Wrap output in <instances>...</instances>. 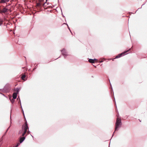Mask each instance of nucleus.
<instances>
[{
	"label": "nucleus",
	"instance_id": "obj_1",
	"mask_svg": "<svg viewBox=\"0 0 147 147\" xmlns=\"http://www.w3.org/2000/svg\"><path fill=\"white\" fill-rule=\"evenodd\" d=\"M122 124V123L121 119L118 117L116 119V122L115 123V131L113 132L112 137L113 136L115 132L117 130H119V128H120L121 127Z\"/></svg>",
	"mask_w": 147,
	"mask_h": 147
},
{
	"label": "nucleus",
	"instance_id": "obj_2",
	"mask_svg": "<svg viewBox=\"0 0 147 147\" xmlns=\"http://www.w3.org/2000/svg\"><path fill=\"white\" fill-rule=\"evenodd\" d=\"M130 50V49H129V50H127V51H124V52H122V53L118 55L117 56H116V57L115 59H117V58H119L121 57H122V56L123 55H124L125 53L128 52Z\"/></svg>",
	"mask_w": 147,
	"mask_h": 147
},
{
	"label": "nucleus",
	"instance_id": "obj_3",
	"mask_svg": "<svg viewBox=\"0 0 147 147\" xmlns=\"http://www.w3.org/2000/svg\"><path fill=\"white\" fill-rule=\"evenodd\" d=\"M10 89V86L9 84H6L3 88V90L5 92H8Z\"/></svg>",
	"mask_w": 147,
	"mask_h": 147
},
{
	"label": "nucleus",
	"instance_id": "obj_4",
	"mask_svg": "<svg viewBox=\"0 0 147 147\" xmlns=\"http://www.w3.org/2000/svg\"><path fill=\"white\" fill-rule=\"evenodd\" d=\"M61 51L62 53V54L64 56V58H66V56L68 55L67 54V53L66 50L65 48H63Z\"/></svg>",
	"mask_w": 147,
	"mask_h": 147
},
{
	"label": "nucleus",
	"instance_id": "obj_5",
	"mask_svg": "<svg viewBox=\"0 0 147 147\" xmlns=\"http://www.w3.org/2000/svg\"><path fill=\"white\" fill-rule=\"evenodd\" d=\"M7 6H6V7L4 8L1 10L0 11V13H5L6 12H7V11L8 10V9L7 8Z\"/></svg>",
	"mask_w": 147,
	"mask_h": 147
},
{
	"label": "nucleus",
	"instance_id": "obj_6",
	"mask_svg": "<svg viewBox=\"0 0 147 147\" xmlns=\"http://www.w3.org/2000/svg\"><path fill=\"white\" fill-rule=\"evenodd\" d=\"M29 129V127L28 126V124H27V122L26 121V122H25V125L24 127V130H26L27 131V129Z\"/></svg>",
	"mask_w": 147,
	"mask_h": 147
},
{
	"label": "nucleus",
	"instance_id": "obj_7",
	"mask_svg": "<svg viewBox=\"0 0 147 147\" xmlns=\"http://www.w3.org/2000/svg\"><path fill=\"white\" fill-rule=\"evenodd\" d=\"M26 138L25 136L21 137L19 140V142L20 143H22L25 140Z\"/></svg>",
	"mask_w": 147,
	"mask_h": 147
},
{
	"label": "nucleus",
	"instance_id": "obj_8",
	"mask_svg": "<svg viewBox=\"0 0 147 147\" xmlns=\"http://www.w3.org/2000/svg\"><path fill=\"white\" fill-rule=\"evenodd\" d=\"M17 93H16V92H14L12 95L13 98V99H16L17 97Z\"/></svg>",
	"mask_w": 147,
	"mask_h": 147
},
{
	"label": "nucleus",
	"instance_id": "obj_9",
	"mask_svg": "<svg viewBox=\"0 0 147 147\" xmlns=\"http://www.w3.org/2000/svg\"><path fill=\"white\" fill-rule=\"evenodd\" d=\"M18 98H19V101L18 102H19V103H20V105H21V108H22V112L23 113V114L24 116V117L25 118V115H24V111H23V109H22V105H21V100H20V98H19V97H18V98L17 99H18Z\"/></svg>",
	"mask_w": 147,
	"mask_h": 147
},
{
	"label": "nucleus",
	"instance_id": "obj_10",
	"mask_svg": "<svg viewBox=\"0 0 147 147\" xmlns=\"http://www.w3.org/2000/svg\"><path fill=\"white\" fill-rule=\"evenodd\" d=\"M88 61L91 63H95V61H94V60L92 59H90L88 60Z\"/></svg>",
	"mask_w": 147,
	"mask_h": 147
},
{
	"label": "nucleus",
	"instance_id": "obj_11",
	"mask_svg": "<svg viewBox=\"0 0 147 147\" xmlns=\"http://www.w3.org/2000/svg\"><path fill=\"white\" fill-rule=\"evenodd\" d=\"M9 1V0H1L0 1L1 3H5L7 2H8Z\"/></svg>",
	"mask_w": 147,
	"mask_h": 147
},
{
	"label": "nucleus",
	"instance_id": "obj_12",
	"mask_svg": "<svg viewBox=\"0 0 147 147\" xmlns=\"http://www.w3.org/2000/svg\"><path fill=\"white\" fill-rule=\"evenodd\" d=\"M41 4L40 2L37 3H36V6L40 7H41Z\"/></svg>",
	"mask_w": 147,
	"mask_h": 147
},
{
	"label": "nucleus",
	"instance_id": "obj_13",
	"mask_svg": "<svg viewBox=\"0 0 147 147\" xmlns=\"http://www.w3.org/2000/svg\"><path fill=\"white\" fill-rule=\"evenodd\" d=\"M26 76L24 74L21 77V78L22 79V80H24V78L26 77Z\"/></svg>",
	"mask_w": 147,
	"mask_h": 147
},
{
	"label": "nucleus",
	"instance_id": "obj_14",
	"mask_svg": "<svg viewBox=\"0 0 147 147\" xmlns=\"http://www.w3.org/2000/svg\"><path fill=\"white\" fill-rule=\"evenodd\" d=\"M100 60H101L99 61V62L100 63H102L104 61V60H106V59H105V58H103L102 59H100Z\"/></svg>",
	"mask_w": 147,
	"mask_h": 147
},
{
	"label": "nucleus",
	"instance_id": "obj_15",
	"mask_svg": "<svg viewBox=\"0 0 147 147\" xmlns=\"http://www.w3.org/2000/svg\"><path fill=\"white\" fill-rule=\"evenodd\" d=\"M9 99L10 100V101H11V102L13 104V103L14 102V101H15V99H12L11 100V98H9Z\"/></svg>",
	"mask_w": 147,
	"mask_h": 147
},
{
	"label": "nucleus",
	"instance_id": "obj_16",
	"mask_svg": "<svg viewBox=\"0 0 147 147\" xmlns=\"http://www.w3.org/2000/svg\"><path fill=\"white\" fill-rule=\"evenodd\" d=\"M16 93H17V94H18L19 91V89L18 88H16Z\"/></svg>",
	"mask_w": 147,
	"mask_h": 147
},
{
	"label": "nucleus",
	"instance_id": "obj_17",
	"mask_svg": "<svg viewBox=\"0 0 147 147\" xmlns=\"http://www.w3.org/2000/svg\"><path fill=\"white\" fill-rule=\"evenodd\" d=\"M20 143H18L16 145V147H18V146H19L20 145Z\"/></svg>",
	"mask_w": 147,
	"mask_h": 147
},
{
	"label": "nucleus",
	"instance_id": "obj_18",
	"mask_svg": "<svg viewBox=\"0 0 147 147\" xmlns=\"http://www.w3.org/2000/svg\"><path fill=\"white\" fill-rule=\"evenodd\" d=\"M110 86H111V90L113 91V88L112 86H111V84L110 83Z\"/></svg>",
	"mask_w": 147,
	"mask_h": 147
},
{
	"label": "nucleus",
	"instance_id": "obj_19",
	"mask_svg": "<svg viewBox=\"0 0 147 147\" xmlns=\"http://www.w3.org/2000/svg\"><path fill=\"white\" fill-rule=\"evenodd\" d=\"M22 130H20L19 131V133L18 134H21L22 133Z\"/></svg>",
	"mask_w": 147,
	"mask_h": 147
},
{
	"label": "nucleus",
	"instance_id": "obj_20",
	"mask_svg": "<svg viewBox=\"0 0 147 147\" xmlns=\"http://www.w3.org/2000/svg\"><path fill=\"white\" fill-rule=\"evenodd\" d=\"M37 65H36V66H35L34 68L33 69V70H34L35 69H36L37 68Z\"/></svg>",
	"mask_w": 147,
	"mask_h": 147
},
{
	"label": "nucleus",
	"instance_id": "obj_21",
	"mask_svg": "<svg viewBox=\"0 0 147 147\" xmlns=\"http://www.w3.org/2000/svg\"><path fill=\"white\" fill-rule=\"evenodd\" d=\"M25 134L23 132V133L22 134V136L24 137V136L25 135Z\"/></svg>",
	"mask_w": 147,
	"mask_h": 147
},
{
	"label": "nucleus",
	"instance_id": "obj_22",
	"mask_svg": "<svg viewBox=\"0 0 147 147\" xmlns=\"http://www.w3.org/2000/svg\"><path fill=\"white\" fill-rule=\"evenodd\" d=\"M30 131L29 130H28V131H27V133L28 134H30Z\"/></svg>",
	"mask_w": 147,
	"mask_h": 147
},
{
	"label": "nucleus",
	"instance_id": "obj_23",
	"mask_svg": "<svg viewBox=\"0 0 147 147\" xmlns=\"http://www.w3.org/2000/svg\"><path fill=\"white\" fill-rule=\"evenodd\" d=\"M144 4H145V3H144V4H143L142 5L141 7H140V8H139L138 9H138H140L141 8H142V6H143V5H144Z\"/></svg>",
	"mask_w": 147,
	"mask_h": 147
},
{
	"label": "nucleus",
	"instance_id": "obj_24",
	"mask_svg": "<svg viewBox=\"0 0 147 147\" xmlns=\"http://www.w3.org/2000/svg\"><path fill=\"white\" fill-rule=\"evenodd\" d=\"M27 131L26 130H24V131L23 132L26 134V133Z\"/></svg>",
	"mask_w": 147,
	"mask_h": 147
},
{
	"label": "nucleus",
	"instance_id": "obj_25",
	"mask_svg": "<svg viewBox=\"0 0 147 147\" xmlns=\"http://www.w3.org/2000/svg\"><path fill=\"white\" fill-rule=\"evenodd\" d=\"M66 25H67V27H68V29H69V30H70V28H69V26H68V24H66Z\"/></svg>",
	"mask_w": 147,
	"mask_h": 147
},
{
	"label": "nucleus",
	"instance_id": "obj_26",
	"mask_svg": "<svg viewBox=\"0 0 147 147\" xmlns=\"http://www.w3.org/2000/svg\"><path fill=\"white\" fill-rule=\"evenodd\" d=\"M2 22H0V26H1L2 24Z\"/></svg>",
	"mask_w": 147,
	"mask_h": 147
},
{
	"label": "nucleus",
	"instance_id": "obj_27",
	"mask_svg": "<svg viewBox=\"0 0 147 147\" xmlns=\"http://www.w3.org/2000/svg\"><path fill=\"white\" fill-rule=\"evenodd\" d=\"M93 59L94 60V61H97V59Z\"/></svg>",
	"mask_w": 147,
	"mask_h": 147
},
{
	"label": "nucleus",
	"instance_id": "obj_28",
	"mask_svg": "<svg viewBox=\"0 0 147 147\" xmlns=\"http://www.w3.org/2000/svg\"><path fill=\"white\" fill-rule=\"evenodd\" d=\"M46 3V2H45L44 3V4L42 5V6H44V5H45V3Z\"/></svg>",
	"mask_w": 147,
	"mask_h": 147
},
{
	"label": "nucleus",
	"instance_id": "obj_29",
	"mask_svg": "<svg viewBox=\"0 0 147 147\" xmlns=\"http://www.w3.org/2000/svg\"><path fill=\"white\" fill-rule=\"evenodd\" d=\"M9 127H9L7 128V130H6V132H7V131H8V129H9Z\"/></svg>",
	"mask_w": 147,
	"mask_h": 147
},
{
	"label": "nucleus",
	"instance_id": "obj_30",
	"mask_svg": "<svg viewBox=\"0 0 147 147\" xmlns=\"http://www.w3.org/2000/svg\"><path fill=\"white\" fill-rule=\"evenodd\" d=\"M3 22V21H2V20L0 19V22Z\"/></svg>",
	"mask_w": 147,
	"mask_h": 147
},
{
	"label": "nucleus",
	"instance_id": "obj_31",
	"mask_svg": "<svg viewBox=\"0 0 147 147\" xmlns=\"http://www.w3.org/2000/svg\"><path fill=\"white\" fill-rule=\"evenodd\" d=\"M62 14L63 15V17H65L64 16H63V13H62Z\"/></svg>",
	"mask_w": 147,
	"mask_h": 147
},
{
	"label": "nucleus",
	"instance_id": "obj_32",
	"mask_svg": "<svg viewBox=\"0 0 147 147\" xmlns=\"http://www.w3.org/2000/svg\"><path fill=\"white\" fill-rule=\"evenodd\" d=\"M69 30L70 31V32L71 33V34H72V32H71V30Z\"/></svg>",
	"mask_w": 147,
	"mask_h": 147
},
{
	"label": "nucleus",
	"instance_id": "obj_33",
	"mask_svg": "<svg viewBox=\"0 0 147 147\" xmlns=\"http://www.w3.org/2000/svg\"><path fill=\"white\" fill-rule=\"evenodd\" d=\"M69 30L70 31V32L71 33V34H72V32H71V30Z\"/></svg>",
	"mask_w": 147,
	"mask_h": 147
},
{
	"label": "nucleus",
	"instance_id": "obj_34",
	"mask_svg": "<svg viewBox=\"0 0 147 147\" xmlns=\"http://www.w3.org/2000/svg\"><path fill=\"white\" fill-rule=\"evenodd\" d=\"M69 30L70 31V32L71 33V34H72V32H71V30Z\"/></svg>",
	"mask_w": 147,
	"mask_h": 147
},
{
	"label": "nucleus",
	"instance_id": "obj_35",
	"mask_svg": "<svg viewBox=\"0 0 147 147\" xmlns=\"http://www.w3.org/2000/svg\"><path fill=\"white\" fill-rule=\"evenodd\" d=\"M7 132H6H6H5V134H4V135H5V134H6V133H7Z\"/></svg>",
	"mask_w": 147,
	"mask_h": 147
},
{
	"label": "nucleus",
	"instance_id": "obj_36",
	"mask_svg": "<svg viewBox=\"0 0 147 147\" xmlns=\"http://www.w3.org/2000/svg\"><path fill=\"white\" fill-rule=\"evenodd\" d=\"M7 132H6H6H5V134H4V135H5V134H6V133H7Z\"/></svg>",
	"mask_w": 147,
	"mask_h": 147
},
{
	"label": "nucleus",
	"instance_id": "obj_37",
	"mask_svg": "<svg viewBox=\"0 0 147 147\" xmlns=\"http://www.w3.org/2000/svg\"><path fill=\"white\" fill-rule=\"evenodd\" d=\"M60 57H61V56H60L58 57V58H59ZM58 58H57V59H58Z\"/></svg>",
	"mask_w": 147,
	"mask_h": 147
},
{
	"label": "nucleus",
	"instance_id": "obj_38",
	"mask_svg": "<svg viewBox=\"0 0 147 147\" xmlns=\"http://www.w3.org/2000/svg\"><path fill=\"white\" fill-rule=\"evenodd\" d=\"M67 24V23H64L63 24Z\"/></svg>",
	"mask_w": 147,
	"mask_h": 147
},
{
	"label": "nucleus",
	"instance_id": "obj_39",
	"mask_svg": "<svg viewBox=\"0 0 147 147\" xmlns=\"http://www.w3.org/2000/svg\"><path fill=\"white\" fill-rule=\"evenodd\" d=\"M30 135L32 137H33V136L31 134H30Z\"/></svg>",
	"mask_w": 147,
	"mask_h": 147
},
{
	"label": "nucleus",
	"instance_id": "obj_40",
	"mask_svg": "<svg viewBox=\"0 0 147 147\" xmlns=\"http://www.w3.org/2000/svg\"><path fill=\"white\" fill-rule=\"evenodd\" d=\"M39 2H40L41 1V0H39Z\"/></svg>",
	"mask_w": 147,
	"mask_h": 147
},
{
	"label": "nucleus",
	"instance_id": "obj_41",
	"mask_svg": "<svg viewBox=\"0 0 147 147\" xmlns=\"http://www.w3.org/2000/svg\"><path fill=\"white\" fill-rule=\"evenodd\" d=\"M139 121H140V122H141V121L140 120V119H139Z\"/></svg>",
	"mask_w": 147,
	"mask_h": 147
},
{
	"label": "nucleus",
	"instance_id": "obj_42",
	"mask_svg": "<svg viewBox=\"0 0 147 147\" xmlns=\"http://www.w3.org/2000/svg\"><path fill=\"white\" fill-rule=\"evenodd\" d=\"M3 95L4 96H5V95H4V94H3Z\"/></svg>",
	"mask_w": 147,
	"mask_h": 147
},
{
	"label": "nucleus",
	"instance_id": "obj_43",
	"mask_svg": "<svg viewBox=\"0 0 147 147\" xmlns=\"http://www.w3.org/2000/svg\"><path fill=\"white\" fill-rule=\"evenodd\" d=\"M11 115H10V119H11Z\"/></svg>",
	"mask_w": 147,
	"mask_h": 147
},
{
	"label": "nucleus",
	"instance_id": "obj_44",
	"mask_svg": "<svg viewBox=\"0 0 147 147\" xmlns=\"http://www.w3.org/2000/svg\"><path fill=\"white\" fill-rule=\"evenodd\" d=\"M47 0H46V2L47 1Z\"/></svg>",
	"mask_w": 147,
	"mask_h": 147
},
{
	"label": "nucleus",
	"instance_id": "obj_45",
	"mask_svg": "<svg viewBox=\"0 0 147 147\" xmlns=\"http://www.w3.org/2000/svg\"><path fill=\"white\" fill-rule=\"evenodd\" d=\"M115 104H116V102H115Z\"/></svg>",
	"mask_w": 147,
	"mask_h": 147
},
{
	"label": "nucleus",
	"instance_id": "obj_46",
	"mask_svg": "<svg viewBox=\"0 0 147 147\" xmlns=\"http://www.w3.org/2000/svg\"><path fill=\"white\" fill-rule=\"evenodd\" d=\"M48 4H49V3H47V5H48Z\"/></svg>",
	"mask_w": 147,
	"mask_h": 147
},
{
	"label": "nucleus",
	"instance_id": "obj_47",
	"mask_svg": "<svg viewBox=\"0 0 147 147\" xmlns=\"http://www.w3.org/2000/svg\"><path fill=\"white\" fill-rule=\"evenodd\" d=\"M137 11H136L135 13H136V12H137Z\"/></svg>",
	"mask_w": 147,
	"mask_h": 147
},
{
	"label": "nucleus",
	"instance_id": "obj_48",
	"mask_svg": "<svg viewBox=\"0 0 147 147\" xmlns=\"http://www.w3.org/2000/svg\"><path fill=\"white\" fill-rule=\"evenodd\" d=\"M131 49V48H130V49Z\"/></svg>",
	"mask_w": 147,
	"mask_h": 147
},
{
	"label": "nucleus",
	"instance_id": "obj_49",
	"mask_svg": "<svg viewBox=\"0 0 147 147\" xmlns=\"http://www.w3.org/2000/svg\"><path fill=\"white\" fill-rule=\"evenodd\" d=\"M58 0V2L59 1V0Z\"/></svg>",
	"mask_w": 147,
	"mask_h": 147
},
{
	"label": "nucleus",
	"instance_id": "obj_50",
	"mask_svg": "<svg viewBox=\"0 0 147 147\" xmlns=\"http://www.w3.org/2000/svg\"><path fill=\"white\" fill-rule=\"evenodd\" d=\"M15 147H16V146H15Z\"/></svg>",
	"mask_w": 147,
	"mask_h": 147
}]
</instances>
